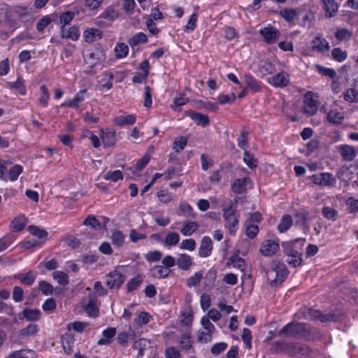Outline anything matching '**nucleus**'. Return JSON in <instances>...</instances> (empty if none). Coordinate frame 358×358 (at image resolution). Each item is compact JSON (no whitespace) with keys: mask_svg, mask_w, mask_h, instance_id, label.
<instances>
[{"mask_svg":"<svg viewBox=\"0 0 358 358\" xmlns=\"http://www.w3.org/2000/svg\"><path fill=\"white\" fill-rule=\"evenodd\" d=\"M244 79L247 85V87L250 89L253 92H258L261 90L259 82L252 75H245Z\"/></svg>","mask_w":358,"mask_h":358,"instance_id":"79ce46f5","label":"nucleus"},{"mask_svg":"<svg viewBox=\"0 0 358 358\" xmlns=\"http://www.w3.org/2000/svg\"><path fill=\"white\" fill-rule=\"evenodd\" d=\"M293 224V219L289 215H285L281 218L278 225V230L280 233L286 232Z\"/></svg>","mask_w":358,"mask_h":358,"instance_id":"58836bf2","label":"nucleus"},{"mask_svg":"<svg viewBox=\"0 0 358 358\" xmlns=\"http://www.w3.org/2000/svg\"><path fill=\"white\" fill-rule=\"evenodd\" d=\"M136 121V115L130 114L127 115H119L114 117L113 124L117 127H124L126 125H133Z\"/></svg>","mask_w":358,"mask_h":358,"instance_id":"a878e982","label":"nucleus"},{"mask_svg":"<svg viewBox=\"0 0 358 358\" xmlns=\"http://www.w3.org/2000/svg\"><path fill=\"white\" fill-rule=\"evenodd\" d=\"M33 351L29 349H21L11 352L8 357L5 358H31Z\"/></svg>","mask_w":358,"mask_h":358,"instance_id":"8fccbe9b","label":"nucleus"},{"mask_svg":"<svg viewBox=\"0 0 358 358\" xmlns=\"http://www.w3.org/2000/svg\"><path fill=\"white\" fill-rule=\"evenodd\" d=\"M150 344V341L145 338H139L134 341L133 348L138 351V358H141L143 356L144 350L149 347Z\"/></svg>","mask_w":358,"mask_h":358,"instance_id":"ea45409f","label":"nucleus"},{"mask_svg":"<svg viewBox=\"0 0 358 358\" xmlns=\"http://www.w3.org/2000/svg\"><path fill=\"white\" fill-rule=\"evenodd\" d=\"M38 332V326L35 324H29L25 328L20 331L19 335L21 338H26L34 336Z\"/></svg>","mask_w":358,"mask_h":358,"instance_id":"603ef678","label":"nucleus"},{"mask_svg":"<svg viewBox=\"0 0 358 358\" xmlns=\"http://www.w3.org/2000/svg\"><path fill=\"white\" fill-rule=\"evenodd\" d=\"M310 179L314 184L322 187L330 186L335 182V179L330 173L314 174L310 177Z\"/></svg>","mask_w":358,"mask_h":358,"instance_id":"4468645a","label":"nucleus"},{"mask_svg":"<svg viewBox=\"0 0 358 358\" xmlns=\"http://www.w3.org/2000/svg\"><path fill=\"white\" fill-rule=\"evenodd\" d=\"M52 278L60 285L66 286L69 282L68 275L62 271H54L52 273Z\"/></svg>","mask_w":358,"mask_h":358,"instance_id":"864d4df0","label":"nucleus"},{"mask_svg":"<svg viewBox=\"0 0 358 358\" xmlns=\"http://www.w3.org/2000/svg\"><path fill=\"white\" fill-rule=\"evenodd\" d=\"M187 144V138L185 136H180L175 138L172 148L176 152H180L184 150Z\"/></svg>","mask_w":358,"mask_h":358,"instance_id":"e2e57ef3","label":"nucleus"},{"mask_svg":"<svg viewBox=\"0 0 358 358\" xmlns=\"http://www.w3.org/2000/svg\"><path fill=\"white\" fill-rule=\"evenodd\" d=\"M114 78V75L110 71H106L103 73V78L99 81V89L102 91H108L113 87L112 80Z\"/></svg>","mask_w":358,"mask_h":358,"instance_id":"2f4dec72","label":"nucleus"},{"mask_svg":"<svg viewBox=\"0 0 358 358\" xmlns=\"http://www.w3.org/2000/svg\"><path fill=\"white\" fill-rule=\"evenodd\" d=\"M60 36L64 39H71L73 41H76L80 38L79 28L76 25H73L69 27H60Z\"/></svg>","mask_w":358,"mask_h":358,"instance_id":"a211bd4d","label":"nucleus"},{"mask_svg":"<svg viewBox=\"0 0 358 358\" xmlns=\"http://www.w3.org/2000/svg\"><path fill=\"white\" fill-rule=\"evenodd\" d=\"M202 278V271H197L187 279L186 285L189 288L196 287L201 282Z\"/></svg>","mask_w":358,"mask_h":358,"instance_id":"6e6d98bb","label":"nucleus"},{"mask_svg":"<svg viewBox=\"0 0 358 358\" xmlns=\"http://www.w3.org/2000/svg\"><path fill=\"white\" fill-rule=\"evenodd\" d=\"M274 263L273 268L266 271L267 279L270 280L269 285L271 287H276L282 283L287 278L289 273L285 264L280 262H274Z\"/></svg>","mask_w":358,"mask_h":358,"instance_id":"20e7f679","label":"nucleus"},{"mask_svg":"<svg viewBox=\"0 0 358 358\" xmlns=\"http://www.w3.org/2000/svg\"><path fill=\"white\" fill-rule=\"evenodd\" d=\"M322 3L327 17H331L337 13L338 5L335 0H322Z\"/></svg>","mask_w":358,"mask_h":358,"instance_id":"bb28decb","label":"nucleus"},{"mask_svg":"<svg viewBox=\"0 0 358 358\" xmlns=\"http://www.w3.org/2000/svg\"><path fill=\"white\" fill-rule=\"evenodd\" d=\"M294 223L296 225L308 229L307 215L302 213H296L294 214Z\"/></svg>","mask_w":358,"mask_h":358,"instance_id":"774afa93","label":"nucleus"},{"mask_svg":"<svg viewBox=\"0 0 358 358\" xmlns=\"http://www.w3.org/2000/svg\"><path fill=\"white\" fill-rule=\"evenodd\" d=\"M199 225L196 222H187L185 223L184 227L180 229L183 236H191L199 228Z\"/></svg>","mask_w":358,"mask_h":358,"instance_id":"3c124183","label":"nucleus"},{"mask_svg":"<svg viewBox=\"0 0 358 358\" xmlns=\"http://www.w3.org/2000/svg\"><path fill=\"white\" fill-rule=\"evenodd\" d=\"M301 16L299 24L300 26L310 29L313 27L315 22V16L310 10H301L299 12Z\"/></svg>","mask_w":358,"mask_h":358,"instance_id":"f3484780","label":"nucleus"},{"mask_svg":"<svg viewBox=\"0 0 358 358\" xmlns=\"http://www.w3.org/2000/svg\"><path fill=\"white\" fill-rule=\"evenodd\" d=\"M176 265L180 270L188 271L193 265L192 257L186 253L179 254L176 259Z\"/></svg>","mask_w":358,"mask_h":358,"instance_id":"5701e85b","label":"nucleus"},{"mask_svg":"<svg viewBox=\"0 0 358 358\" xmlns=\"http://www.w3.org/2000/svg\"><path fill=\"white\" fill-rule=\"evenodd\" d=\"M27 224V218L24 215H19L15 217L10 222V227L13 231H22Z\"/></svg>","mask_w":358,"mask_h":358,"instance_id":"e433bc0d","label":"nucleus"},{"mask_svg":"<svg viewBox=\"0 0 358 358\" xmlns=\"http://www.w3.org/2000/svg\"><path fill=\"white\" fill-rule=\"evenodd\" d=\"M23 172V167L20 164H15L9 168L8 173L6 176V181L14 182L17 180L19 176Z\"/></svg>","mask_w":358,"mask_h":358,"instance_id":"4c0bfd02","label":"nucleus"},{"mask_svg":"<svg viewBox=\"0 0 358 358\" xmlns=\"http://www.w3.org/2000/svg\"><path fill=\"white\" fill-rule=\"evenodd\" d=\"M188 115L197 125L204 127L208 126L210 123L209 118L206 115L194 111H189Z\"/></svg>","mask_w":358,"mask_h":358,"instance_id":"c756f323","label":"nucleus"},{"mask_svg":"<svg viewBox=\"0 0 358 358\" xmlns=\"http://www.w3.org/2000/svg\"><path fill=\"white\" fill-rule=\"evenodd\" d=\"M129 46L124 43H117L114 48L115 56L117 59L125 58L129 54Z\"/></svg>","mask_w":358,"mask_h":358,"instance_id":"a19ab883","label":"nucleus"},{"mask_svg":"<svg viewBox=\"0 0 358 358\" xmlns=\"http://www.w3.org/2000/svg\"><path fill=\"white\" fill-rule=\"evenodd\" d=\"M352 36V31L345 28H338L335 32V37L339 41H348Z\"/></svg>","mask_w":358,"mask_h":358,"instance_id":"052dcab7","label":"nucleus"},{"mask_svg":"<svg viewBox=\"0 0 358 358\" xmlns=\"http://www.w3.org/2000/svg\"><path fill=\"white\" fill-rule=\"evenodd\" d=\"M87 92L86 90H80L75 94L73 98L70 100L65 101L61 104V107H69V108H78L80 103H82L85 98L84 94Z\"/></svg>","mask_w":358,"mask_h":358,"instance_id":"b1692460","label":"nucleus"},{"mask_svg":"<svg viewBox=\"0 0 358 358\" xmlns=\"http://www.w3.org/2000/svg\"><path fill=\"white\" fill-rule=\"evenodd\" d=\"M100 136L103 148H110L115 145L117 142L116 132L110 128L101 129Z\"/></svg>","mask_w":358,"mask_h":358,"instance_id":"ddd939ff","label":"nucleus"},{"mask_svg":"<svg viewBox=\"0 0 358 358\" xmlns=\"http://www.w3.org/2000/svg\"><path fill=\"white\" fill-rule=\"evenodd\" d=\"M273 347L275 350H286L296 358H304L310 355V349L306 345L300 343H286L276 342Z\"/></svg>","mask_w":358,"mask_h":358,"instance_id":"7ed1b4c3","label":"nucleus"},{"mask_svg":"<svg viewBox=\"0 0 358 358\" xmlns=\"http://www.w3.org/2000/svg\"><path fill=\"white\" fill-rule=\"evenodd\" d=\"M343 98L348 103H357L358 101V92L353 88L347 89L343 93Z\"/></svg>","mask_w":358,"mask_h":358,"instance_id":"bf43d9fd","label":"nucleus"},{"mask_svg":"<svg viewBox=\"0 0 358 358\" xmlns=\"http://www.w3.org/2000/svg\"><path fill=\"white\" fill-rule=\"evenodd\" d=\"M290 82V76L285 71L275 74L268 79V83L277 88H283L288 85Z\"/></svg>","mask_w":358,"mask_h":358,"instance_id":"9b49d317","label":"nucleus"},{"mask_svg":"<svg viewBox=\"0 0 358 358\" xmlns=\"http://www.w3.org/2000/svg\"><path fill=\"white\" fill-rule=\"evenodd\" d=\"M248 178H238L236 179L231 186V189L234 192L240 194L245 189V187L248 182H250Z\"/></svg>","mask_w":358,"mask_h":358,"instance_id":"de8ad7c7","label":"nucleus"},{"mask_svg":"<svg viewBox=\"0 0 358 358\" xmlns=\"http://www.w3.org/2000/svg\"><path fill=\"white\" fill-rule=\"evenodd\" d=\"M327 120L334 124H341L344 119L343 113L337 110H331L327 113Z\"/></svg>","mask_w":358,"mask_h":358,"instance_id":"c9c22d12","label":"nucleus"},{"mask_svg":"<svg viewBox=\"0 0 358 358\" xmlns=\"http://www.w3.org/2000/svg\"><path fill=\"white\" fill-rule=\"evenodd\" d=\"M106 59L105 50L101 48H95L89 55L85 57V62L91 66L98 65Z\"/></svg>","mask_w":358,"mask_h":358,"instance_id":"9d476101","label":"nucleus"},{"mask_svg":"<svg viewBox=\"0 0 358 358\" xmlns=\"http://www.w3.org/2000/svg\"><path fill=\"white\" fill-rule=\"evenodd\" d=\"M15 241V237L12 234H6L0 238V252L6 250Z\"/></svg>","mask_w":358,"mask_h":358,"instance_id":"338daca9","label":"nucleus"},{"mask_svg":"<svg viewBox=\"0 0 358 358\" xmlns=\"http://www.w3.org/2000/svg\"><path fill=\"white\" fill-rule=\"evenodd\" d=\"M36 278L35 272L29 271L26 273H18L13 276V278L17 279L20 282L26 285H31Z\"/></svg>","mask_w":358,"mask_h":358,"instance_id":"72a5a7b5","label":"nucleus"},{"mask_svg":"<svg viewBox=\"0 0 358 358\" xmlns=\"http://www.w3.org/2000/svg\"><path fill=\"white\" fill-rule=\"evenodd\" d=\"M124 276L118 271L113 270L106 275V284L110 289H118L124 282Z\"/></svg>","mask_w":358,"mask_h":358,"instance_id":"1a4fd4ad","label":"nucleus"},{"mask_svg":"<svg viewBox=\"0 0 358 358\" xmlns=\"http://www.w3.org/2000/svg\"><path fill=\"white\" fill-rule=\"evenodd\" d=\"M103 37V32L95 28H87L83 31L84 41L87 43H92Z\"/></svg>","mask_w":358,"mask_h":358,"instance_id":"4be33fe9","label":"nucleus"},{"mask_svg":"<svg viewBox=\"0 0 358 358\" xmlns=\"http://www.w3.org/2000/svg\"><path fill=\"white\" fill-rule=\"evenodd\" d=\"M143 282V278L138 275L130 279L127 283V289L128 292H131L137 289V287Z\"/></svg>","mask_w":358,"mask_h":358,"instance_id":"69168bd1","label":"nucleus"},{"mask_svg":"<svg viewBox=\"0 0 358 358\" xmlns=\"http://www.w3.org/2000/svg\"><path fill=\"white\" fill-rule=\"evenodd\" d=\"M147 42V35L143 32H138L128 39V43L131 48H134L139 44H144Z\"/></svg>","mask_w":358,"mask_h":358,"instance_id":"f704fd0d","label":"nucleus"},{"mask_svg":"<svg viewBox=\"0 0 358 358\" xmlns=\"http://www.w3.org/2000/svg\"><path fill=\"white\" fill-rule=\"evenodd\" d=\"M90 325L89 322L75 321L67 325L68 330L73 329L78 333H83L85 329Z\"/></svg>","mask_w":358,"mask_h":358,"instance_id":"680f3d73","label":"nucleus"},{"mask_svg":"<svg viewBox=\"0 0 358 358\" xmlns=\"http://www.w3.org/2000/svg\"><path fill=\"white\" fill-rule=\"evenodd\" d=\"M41 95L38 99V104L43 108L47 107L48 101L50 99V93L47 87L45 85H42L40 87Z\"/></svg>","mask_w":358,"mask_h":358,"instance_id":"09e8293b","label":"nucleus"},{"mask_svg":"<svg viewBox=\"0 0 358 358\" xmlns=\"http://www.w3.org/2000/svg\"><path fill=\"white\" fill-rule=\"evenodd\" d=\"M21 315L29 322H36L41 317V312L38 308H24L20 314V319H22Z\"/></svg>","mask_w":358,"mask_h":358,"instance_id":"cd10ccee","label":"nucleus"},{"mask_svg":"<svg viewBox=\"0 0 358 358\" xmlns=\"http://www.w3.org/2000/svg\"><path fill=\"white\" fill-rule=\"evenodd\" d=\"M120 15L119 3H113L108 6L96 18V24H102V20H106L110 22H114Z\"/></svg>","mask_w":358,"mask_h":358,"instance_id":"6e6552de","label":"nucleus"},{"mask_svg":"<svg viewBox=\"0 0 358 358\" xmlns=\"http://www.w3.org/2000/svg\"><path fill=\"white\" fill-rule=\"evenodd\" d=\"M310 315L313 320H319L322 323L327 324L330 322L336 321L337 320V317L335 314H323L319 310H310Z\"/></svg>","mask_w":358,"mask_h":358,"instance_id":"412c9836","label":"nucleus"},{"mask_svg":"<svg viewBox=\"0 0 358 358\" xmlns=\"http://www.w3.org/2000/svg\"><path fill=\"white\" fill-rule=\"evenodd\" d=\"M259 34L263 37L264 42L267 44L274 43L280 35L279 31L272 26H268L261 29Z\"/></svg>","mask_w":358,"mask_h":358,"instance_id":"dca6fc26","label":"nucleus"},{"mask_svg":"<svg viewBox=\"0 0 358 358\" xmlns=\"http://www.w3.org/2000/svg\"><path fill=\"white\" fill-rule=\"evenodd\" d=\"M110 239L113 245L120 248L124 243L125 236L122 231L115 230L111 234Z\"/></svg>","mask_w":358,"mask_h":358,"instance_id":"c03bdc74","label":"nucleus"},{"mask_svg":"<svg viewBox=\"0 0 358 358\" xmlns=\"http://www.w3.org/2000/svg\"><path fill=\"white\" fill-rule=\"evenodd\" d=\"M339 151L341 157L345 161L351 162L356 157V152L352 146L348 145H342L339 147Z\"/></svg>","mask_w":358,"mask_h":358,"instance_id":"c85d7f7f","label":"nucleus"},{"mask_svg":"<svg viewBox=\"0 0 358 358\" xmlns=\"http://www.w3.org/2000/svg\"><path fill=\"white\" fill-rule=\"evenodd\" d=\"M306 332V324L300 322H289L282 327L278 332L279 336L287 337L301 338Z\"/></svg>","mask_w":358,"mask_h":358,"instance_id":"39448f33","label":"nucleus"},{"mask_svg":"<svg viewBox=\"0 0 358 358\" xmlns=\"http://www.w3.org/2000/svg\"><path fill=\"white\" fill-rule=\"evenodd\" d=\"M317 100L314 98V94L312 92H307L304 96L303 113L311 116L317 113Z\"/></svg>","mask_w":358,"mask_h":358,"instance_id":"f8f14e48","label":"nucleus"},{"mask_svg":"<svg viewBox=\"0 0 358 358\" xmlns=\"http://www.w3.org/2000/svg\"><path fill=\"white\" fill-rule=\"evenodd\" d=\"M179 241L180 236L177 232H169L164 240V244L169 246L176 245Z\"/></svg>","mask_w":358,"mask_h":358,"instance_id":"0e129e2a","label":"nucleus"},{"mask_svg":"<svg viewBox=\"0 0 358 358\" xmlns=\"http://www.w3.org/2000/svg\"><path fill=\"white\" fill-rule=\"evenodd\" d=\"M323 216L331 221H336L338 217V213L336 210L329 206H324L322 209Z\"/></svg>","mask_w":358,"mask_h":358,"instance_id":"13d9d810","label":"nucleus"},{"mask_svg":"<svg viewBox=\"0 0 358 358\" xmlns=\"http://www.w3.org/2000/svg\"><path fill=\"white\" fill-rule=\"evenodd\" d=\"M193 343L191 331L187 330L180 336L179 345L182 350H189L192 348Z\"/></svg>","mask_w":358,"mask_h":358,"instance_id":"7c9ffc66","label":"nucleus"},{"mask_svg":"<svg viewBox=\"0 0 358 358\" xmlns=\"http://www.w3.org/2000/svg\"><path fill=\"white\" fill-rule=\"evenodd\" d=\"M82 308L90 317H97L99 315V308L97 305V297L94 293H90L87 299L82 300Z\"/></svg>","mask_w":358,"mask_h":358,"instance_id":"0eeeda50","label":"nucleus"},{"mask_svg":"<svg viewBox=\"0 0 358 358\" xmlns=\"http://www.w3.org/2000/svg\"><path fill=\"white\" fill-rule=\"evenodd\" d=\"M238 201V198H235L234 201H229L228 206L222 208L224 227L229 234L235 236L238 229L240 213L236 210L235 204Z\"/></svg>","mask_w":358,"mask_h":358,"instance_id":"f03ea898","label":"nucleus"},{"mask_svg":"<svg viewBox=\"0 0 358 358\" xmlns=\"http://www.w3.org/2000/svg\"><path fill=\"white\" fill-rule=\"evenodd\" d=\"M279 250L278 242L268 239L264 241L259 248V252L264 257H271Z\"/></svg>","mask_w":358,"mask_h":358,"instance_id":"2eb2a0df","label":"nucleus"},{"mask_svg":"<svg viewBox=\"0 0 358 358\" xmlns=\"http://www.w3.org/2000/svg\"><path fill=\"white\" fill-rule=\"evenodd\" d=\"M7 86L10 89L15 90L21 95H24L27 92L26 87L24 84V80L20 77H18L15 82L7 83Z\"/></svg>","mask_w":358,"mask_h":358,"instance_id":"37998d69","label":"nucleus"},{"mask_svg":"<svg viewBox=\"0 0 358 358\" xmlns=\"http://www.w3.org/2000/svg\"><path fill=\"white\" fill-rule=\"evenodd\" d=\"M75 13L73 11L62 12L59 15V24L60 27H66L73 20Z\"/></svg>","mask_w":358,"mask_h":358,"instance_id":"49530a36","label":"nucleus"},{"mask_svg":"<svg viewBox=\"0 0 358 358\" xmlns=\"http://www.w3.org/2000/svg\"><path fill=\"white\" fill-rule=\"evenodd\" d=\"M151 315L145 311L141 312L135 318L134 322L138 327L147 324L151 320Z\"/></svg>","mask_w":358,"mask_h":358,"instance_id":"4d7b16f0","label":"nucleus"},{"mask_svg":"<svg viewBox=\"0 0 358 358\" xmlns=\"http://www.w3.org/2000/svg\"><path fill=\"white\" fill-rule=\"evenodd\" d=\"M7 9V27L10 32H13L20 27L21 23L27 22L31 17L30 8L27 5L10 6L6 4Z\"/></svg>","mask_w":358,"mask_h":358,"instance_id":"f257e3e1","label":"nucleus"},{"mask_svg":"<svg viewBox=\"0 0 358 358\" xmlns=\"http://www.w3.org/2000/svg\"><path fill=\"white\" fill-rule=\"evenodd\" d=\"M294 242L287 243L284 246L285 254L287 256V263L292 267L300 266L302 264V254L294 248Z\"/></svg>","mask_w":358,"mask_h":358,"instance_id":"423d86ee","label":"nucleus"},{"mask_svg":"<svg viewBox=\"0 0 358 358\" xmlns=\"http://www.w3.org/2000/svg\"><path fill=\"white\" fill-rule=\"evenodd\" d=\"M280 15L288 22H292L299 15V12L294 8H283L280 11Z\"/></svg>","mask_w":358,"mask_h":358,"instance_id":"a18cd8bd","label":"nucleus"},{"mask_svg":"<svg viewBox=\"0 0 358 358\" xmlns=\"http://www.w3.org/2000/svg\"><path fill=\"white\" fill-rule=\"evenodd\" d=\"M213 250V242L209 236H205L202 238L199 249V255L206 258L211 255Z\"/></svg>","mask_w":358,"mask_h":358,"instance_id":"6ab92c4d","label":"nucleus"},{"mask_svg":"<svg viewBox=\"0 0 358 358\" xmlns=\"http://www.w3.org/2000/svg\"><path fill=\"white\" fill-rule=\"evenodd\" d=\"M330 47L327 41L321 37H316L312 41V49L317 52H325L329 50Z\"/></svg>","mask_w":358,"mask_h":358,"instance_id":"473e14b6","label":"nucleus"},{"mask_svg":"<svg viewBox=\"0 0 358 358\" xmlns=\"http://www.w3.org/2000/svg\"><path fill=\"white\" fill-rule=\"evenodd\" d=\"M7 9L6 4L0 6V36L8 37L10 34L9 28L7 27Z\"/></svg>","mask_w":358,"mask_h":358,"instance_id":"aec40b11","label":"nucleus"},{"mask_svg":"<svg viewBox=\"0 0 358 358\" xmlns=\"http://www.w3.org/2000/svg\"><path fill=\"white\" fill-rule=\"evenodd\" d=\"M116 329L115 327H108L104 329L101 334V338L97 341L99 345H108L111 343L112 339L116 334Z\"/></svg>","mask_w":358,"mask_h":358,"instance_id":"393cba45","label":"nucleus"},{"mask_svg":"<svg viewBox=\"0 0 358 358\" xmlns=\"http://www.w3.org/2000/svg\"><path fill=\"white\" fill-rule=\"evenodd\" d=\"M259 71L263 76H266L273 73L275 66L270 61L266 60L259 64Z\"/></svg>","mask_w":358,"mask_h":358,"instance_id":"5fc2aeb1","label":"nucleus"}]
</instances>
